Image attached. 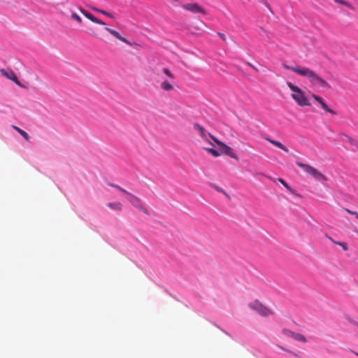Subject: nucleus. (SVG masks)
Returning a JSON list of instances; mask_svg holds the SVG:
<instances>
[{
  "label": "nucleus",
  "instance_id": "1",
  "mask_svg": "<svg viewBox=\"0 0 358 358\" xmlns=\"http://www.w3.org/2000/svg\"><path fill=\"white\" fill-rule=\"evenodd\" d=\"M283 66L286 69L292 71L293 72L300 75L301 76L306 77L311 83L312 85L317 88H324L328 86V84L325 80L321 78L315 71L308 67L301 66H289L284 64Z\"/></svg>",
  "mask_w": 358,
  "mask_h": 358
},
{
  "label": "nucleus",
  "instance_id": "2",
  "mask_svg": "<svg viewBox=\"0 0 358 358\" xmlns=\"http://www.w3.org/2000/svg\"><path fill=\"white\" fill-rule=\"evenodd\" d=\"M287 86L292 91L291 96L300 106H308L310 105L308 96L300 87L291 82H287Z\"/></svg>",
  "mask_w": 358,
  "mask_h": 358
},
{
  "label": "nucleus",
  "instance_id": "3",
  "mask_svg": "<svg viewBox=\"0 0 358 358\" xmlns=\"http://www.w3.org/2000/svg\"><path fill=\"white\" fill-rule=\"evenodd\" d=\"M112 187H115L116 189H119L120 191L124 192L125 194L124 198L131 203L132 206L136 207V208L139 209L140 210L144 212L145 213H148L146 208L143 206L142 201L136 196L133 195L132 194L127 192L125 189L121 188L120 186L116 185H111Z\"/></svg>",
  "mask_w": 358,
  "mask_h": 358
},
{
  "label": "nucleus",
  "instance_id": "4",
  "mask_svg": "<svg viewBox=\"0 0 358 358\" xmlns=\"http://www.w3.org/2000/svg\"><path fill=\"white\" fill-rule=\"evenodd\" d=\"M296 165L301 168L306 173L311 175L315 180L318 181L327 180V178L315 168L300 162H297Z\"/></svg>",
  "mask_w": 358,
  "mask_h": 358
},
{
  "label": "nucleus",
  "instance_id": "5",
  "mask_svg": "<svg viewBox=\"0 0 358 358\" xmlns=\"http://www.w3.org/2000/svg\"><path fill=\"white\" fill-rule=\"evenodd\" d=\"M249 307L251 309L257 311L262 316L266 317L273 313L271 309L264 306L263 304L258 301H255L253 303H250Z\"/></svg>",
  "mask_w": 358,
  "mask_h": 358
},
{
  "label": "nucleus",
  "instance_id": "6",
  "mask_svg": "<svg viewBox=\"0 0 358 358\" xmlns=\"http://www.w3.org/2000/svg\"><path fill=\"white\" fill-rule=\"evenodd\" d=\"M213 141L220 146V150L233 159H237L236 155L234 152L232 148L216 138H213Z\"/></svg>",
  "mask_w": 358,
  "mask_h": 358
},
{
  "label": "nucleus",
  "instance_id": "7",
  "mask_svg": "<svg viewBox=\"0 0 358 358\" xmlns=\"http://www.w3.org/2000/svg\"><path fill=\"white\" fill-rule=\"evenodd\" d=\"M182 7L189 12L194 13H205L204 9L196 3H187L182 6Z\"/></svg>",
  "mask_w": 358,
  "mask_h": 358
},
{
  "label": "nucleus",
  "instance_id": "8",
  "mask_svg": "<svg viewBox=\"0 0 358 358\" xmlns=\"http://www.w3.org/2000/svg\"><path fill=\"white\" fill-rule=\"evenodd\" d=\"M194 129L199 131L201 138L203 141L208 142L210 145H213L212 143L209 142L208 138L210 137L213 140V138H215L214 136H213L210 134L206 132L205 129L199 124H194Z\"/></svg>",
  "mask_w": 358,
  "mask_h": 358
},
{
  "label": "nucleus",
  "instance_id": "9",
  "mask_svg": "<svg viewBox=\"0 0 358 358\" xmlns=\"http://www.w3.org/2000/svg\"><path fill=\"white\" fill-rule=\"evenodd\" d=\"M1 73L3 76L6 77L9 80H13L17 85H20V83L18 81L15 73L13 71H11V70L7 71L6 69H1Z\"/></svg>",
  "mask_w": 358,
  "mask_h": 358
},
{
  "label": "nucleus",
  "instance_id": "10",
  "mask_svg": "<svg viewBox=\"0 0 358 358\" xmlns=\"http://www.w3.org/2000/svg\"><path fill=\"white\" fill-rule=\"evenodd\" d=\"M105 29L109 32L110 34H112L113 36H115L116 38L119 39L120 41L125 43H127V44H129V42L127 41V39L123 36H122L119 32H117V31L114 30V29H112L109 27H106Z\"/></svg>",
  "mask_w": 358,
  "mask_h": 358
},
{
  "label": "nucleus",
  "instance_id": "11",
  "mask_svg": "<svg viewBox=\"0 0 358 358\" xmlns=\"http://www.w3.org/2000/svg\"><path fill=\"white\" fill-rule=\"evenodd\" d=\"M267 140L270 143H271L273 145L277 146L278 148L282 150L283 151H285L286 152H289L288 148L285 145H284L282 143H281L280 142L275 141V140L271 139V138H267Z\"/></svg>",
  "mask_w": 358,
  "mask_h": 358
},
{
  "label": "nucleus",
  "instance_id": "12",
  "mask_svg": "<svg viewBox=\"0 0 358 358\" xmlns=\"http://www.w3.org/2000/svg\"><path fill=\"white\" fill-rule=\"evenodd\" d=\"M107 206L112 210H120L122 208V205L120 202H109Z\"/></svg>",
  "mask_w": 358,
  "mask_h": 358
},
{
  "label": "nucleus",
  "instance_id": "13",
  "mask_svg": "<svg viewBox=\"0 0 358 358\" xmlns=\"http://www.w3.org/2000/svg\"><path fill=\"white\" fill-rule=\"evenodd\" d=\"M13 128L16 130L26 141H28L30 138L29 135L25 131L14 125H13Z\"/></svg>",
  "mask_w": 358,
  "mask_h": 358
},
{
  "label": "nucleus",
  "instance_id": "14",
  "mask_svg": "<svg viewBox=\"0 0 358 358\" xmlns=\"http://www.w3.org/2000/svg\"><path fill=\"white\" fill-rule=\"evenodd\" d=\"M80 11L82 13L83 15H84L87 19L90 20L92 22H94V20L96 18V17H94L92 13L83 8H80Z\"/></svg>",
  "mask_w": 358,
  "mask_h": 358
},
{
  "label": "nucleus",
  "instance_id": "15",
  "mask_svg": "<svg viewBox=\"0 0 358 358\" xmlns=\"http://www.w3.org/2000/svg\"><path fill=\"white\" fill-rule=\"evenodd\" d=\"M278 180L289 192L294 193V190L289 185V184L282 178H279Z\"/></svg>",
  "mask_w": 358,
  "mask_h": 358
},
{
  "label": "nucleus",
  "instance_id": "16",
  "mask_svg": "<svg viewBox=\"0 0 358 358\" xmlns=\"http://www.w3.org/2000/svg\"><path fill=\"white\" fill-rule=\"evenodd\" d=\"M161 87L164 90H166V91H169L173 89V86L172 85L169 83L168 81H164L162 84H161Z\"/></svg>",
  "mask_w": 358,
  "mask_h": 358
},
{
  "label": "nucleus",
  "instance_id": "17",
  "mask_svg": "<svg viewBox=\"0 0 358 358\" xmlns=\"http://www.w3.org/2000/svg\"><path fill=\"white\" fill-rule=\"evenodd\" d=\"M293 338L295 339L296 341H301L303 343L306 342V338H305V336L299 333H295Z\"/></svg>",
  "mask_w": 358,
  "mask_h": 358
},
{
  "label": "nucleus",
  "instance_id": "18",
  "mask_svg": "<svg viewBox=\"0 0 358 358\" xmlns=\"http://www.w3.org/2000/svg\"><path fill=\"white\" fill-rule=\"evenodd\" d=\"M92 9L94 10H95L96 12H99V13H101V14H103L104 15H106V16H108V17H109L110 18L113 17V15L111 13H108V12H107V11H106L104 10L99 9V8H95V7H93Z\"/></svg>",
  "mask_w": 358,
  "mask_h": 358
},
{
  "label": "nucleus",
  "instance_id": "19",
  "mask_svg": "<svg viewBox=\"0 0 358 358\" xmlns=\"http://www.w3.org/2000/svg\"><path fill=\"white\" fill-rule=\"evenodd\" d=\"M320 106L326 112L331 113L333 115L336 114V113L334 110L328 107V106L324 103V101L321 103Z\"/></svg>",
  "mask_w": 358,
  "mask_h": 358
},
{
  "label": "nucleus",
  "instance_id": "20",
  "mask_svg": "<svg viewBox=\"0 0 358 358\" xmlns=\"http://www.w3.org/2000/svg\"><path fill=\"white\" fill-rule=\"evenodd\" d=\"M282 333L286 336H288V337H292V338H294V332L291 331V330H289V329H284L282 331Z\"/></svg>",
  "mask_w": 358,
  "mask_h": 358
},
{
  "label": "nucleus",
  "instance_id": "21",
  "mask_svg": "<svg viewBox=\"0 0 358 358\" xmlns=\"http://www.w3.org/2000/svg\"><path fill=\"white\" fill-rule=\"evenodd\" d=\"M329 239L331 241H333L334 243L341 245L345 251L348 250V245H347L346 243H344V242H336V241H334L331 238H329Z\"/></svg>",
  "mask_w": 358,
  "mask_h": 358
},
{
  "label": "nucleus",
  "instance_id": "22",
  "mask_svg": "<svg viewBox=\"0 0 358 358\" xmlns=\"http://www.w3.org/2000/svg\"><path fill=\"white\" fill-rule=\"evenodd\" d=\"M206 150H207V152L208 153H210L214 157H218L220 155V152L217 150H215L213 148H206Z\"/></svg>",
  "mask_w": 358,
  "mask_h": 358
},
{
  "label": "nucleus",
  "instance_id": "23",
  "mask_svg": "<svg viewBox=\"0 0 358 358\" xmlns=\"http://www.w3.org/2000/svg\"><path fill=\"white\" fill-rule=\"evenodd\" d=\"M71 17H72V19L78 21V22H82L81 17L77 13H72Z\"/></svg>",
  "mask_w": 358,
  "mask_h": 358
},
{
  "label": "nucleus",
  "instance_id": "24",
  "mask_svg": "<svg viewBox=\"0 0 358 358\" xmlns=\"http://www.w3.org/2000/svg\"><path fill=\"white\" fill-rule=\"evenodd\" d=\"M313 98H314V99H315L316 101H317L320 104H321V103H322V102L324 101H323V99H322L320 96H317V95L313 94Z\"/></svg>",
  "mask_w": 358,
  "mask_h": 358
},
{
  "label": "nucleus",
  "instance_id": "25",
  "mask_svg": "<svg viewBox=\"0 0 358 358\" xmlns=\"http://www.w3.org/2000/svg\"><path fill=\"white\" fill-rule=\"evenodd\" d=\"M163 71H164V73L166 76H169V77H170V78H172V73H171V71H170L168 69L164 68V69H163Z\"/></svg>",
  "mask_w": 358,
  "mask_h": 358
},
{
  "label": "nucleus",
  "instance_id": "26",
  "mask_svg": "<svg viewBox=\"0 0 358 358\" xmlns=\"http://www.w3.org/2000/svg\"><path fill=\"white\" fill-rule=\"evenodd\" d=\"M334 1L338 3L349 6V4L346 1H344V0H334Z\"/></svg>",
  "mask_w": 358,
  "mask_h": 358
},
{
  "label": "nucleus",
  "instance_id": "27",
  "mask_svg": "<svg viewBox=\"0 0 358 358\" xmlns=\"http://www.w3.org/2000/svg\"><path fill=\"white\" fill-rule=\"evenodd\" d=\"M93 22H94L96 24H102V25L106 24V23L103 21L99 20L96 17L95 18V20H94Z\"/></svg>",
  "mask_w": 358,
  "mask_h": 358
},
{
  "label": "nucleus",
  "instance_id": "28",
  "mask_svg": "<svg viewBox=\"0 0 358 358\" xmlns=\"http://www.w3.org/2000/svg\"><path fill=\"white\" fill-rule=\"evenodd\" d=\"M348 213L352 214V215H354L356 219L358 220V213L357 212H353V211H350L349 210H345Z\"/></svg>",
  "mask_w": 358,
  "mask_h": 358
},
{
  "label": "nucleus",
  "instance_id": "29",
  "mask_svg": "<svg viewBox=\"0 0 358 358\" xmlns=\"http://www.w3.org/2000/svg\"><path fill=\"white\" fill-rule=\"evenodd\" d=\"M215 189L217 192H222L227 197H229V195L222 188L219 187H215Z\"/></svg>",
  "mask_w": 358,
  "mask_h": 358
},
{
  "label": "nucleus",
  "instance_id": "30",
  "mask_svg": "<svg viewBox=\"0 0 358 358\" xmlns=\"http://www.w3.org/2000/svg\"><path fill=\"white\" fill-rule=\"evenodd\" d=\"M349 140H350V142L352 143V144H354L355 143V141L353 139H352L351 138H348Z\"/></svg>",
  "mask_w": 358,
  "mask_h": 358
},
{
  "label": "nucleus",
  "instance_id": "31",
  "mask_svg": "<svg viewBox=\"0 0 358 358\" xmlns=\"http://www.w3.org/2000/svg\"><path fill=\"white\" fill-rule=\"evenodd\" d=\"M220 34V36H221V38H222L223 40H224V39H225V38H224V34Z\"/></svg>",
  "mask_w": 358,
  "mask_h": 358
},
{
  "label": "nucleus",
  "instance_id": "32",
  "mask_svg": "<svg viewBox=\"0 0 358 358\" xmlns=\"http://www.w3.org/2000/svg\"><path fill=\"white\" fill-rule=\"evenodd\" d=\"M353 353H355L357 356H358V353L357 352H355L354 351H352Z\"/></svg>",
  "mask_w": 358,
  "mask_h": 358
},
{
  "label": "nucleus",
  "instance_id": "33",
  "mask_svg": "<svg viewBox=\"0 0 358 358\" xmlns=\"http://www.w3.org/2000/svg\"><path fill=\"white\" fill-rule=\"evenodd\" d=\"M252 67H253V69H254L255 71H257V69H256V68H255V67H254V66H252Z\"/></svg>",
  "mask_w": 358,
  "mask_h": 358
},
{
  "label": "nucleus",
  "instance_id": "34",
  "mask_svg": "<svg viewBox=\"0 0 358 358\" xmlns=\"http://www.w3.org/2000/svg\"><path fill=\"white\" fill-rule=\"evenodd\" d=\"M357 233H358V231H357Z\"/></svg>",
  "mask_w": 358,
  "mask_h": 358
}]
</instances>
